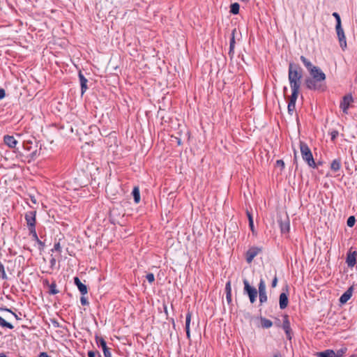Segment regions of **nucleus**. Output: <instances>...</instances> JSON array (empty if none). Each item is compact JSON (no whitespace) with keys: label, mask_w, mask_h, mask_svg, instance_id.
Segmentation results:
<instances>
[{"label":"nucleus","mask_w":357,"mask_h":357,"mask_svg":"<svg viewBox=\"0 0 357 357\" xmlns=\"http://www.w3.org/2000/svg\"><path fill=\"white\" fill-rule=\"evenodd\" d=\"M226 294H231V281H228L225 285Z\"/></svg>","instance_id":"e433bc0d"},{"label":"nucleus","mask_w":357,"mask_h":357,"mask_svg":"<svg viewBox=\"0 0 357 357\" xmlns=\"http://www.w3.org/2000/svg\"><path fill=\"white\" fill-rule=\"evenodd\" d=\"M48 285L50 287L49 293L50 294H56L59 292V291L56 289V286L54 282H52L51 284H49L48 282L46 280V286Z\"/></svg>","instance_id":"c756f323"},{"label":"nucleus","mask_w":357,"mask_h":357,"mask_svg":"<svg viewBox=\"0 0 357 357\" xmlns=\"http://www.w3.org/2000/svg\"><path fill=\"white\" fill-rule=\"evenodd\" d=\"M6 96V91L3 89L0 88V100Z\"/></svg>","instance_id":"c03bdc74"},{"label":"nucleus","mask_w":357,"mask_h":357,"mask_svg":"<svg viewBox=\"0 0 357 357\" xmlns=\"http://www.w3.org/2000/svg\"><path fill=\"white\" fill-rule=\"evenodd\" d=\"M341 167V160L340 159H335L332 161L331 164V169L333 172H337L340 170Z\"/></svg>","instance_id":"5701e85b"},{"label":"nucleus","mask_w":357,"mask_h":357,"mask_svg":"<svg viewBox=\"0 0 357 357\" xmlns=\"http://www.w3.org/2000/svg\"><path fill=\"white\" fill-rule=\"evenodd\" d=\"M191 316L192 314L190 312H188L185 317V331L186 336L188 339H190V324L191 321Z\"/></svg>","instance_id":"a211bd4d"},{"label":"nucleus","mask_w":357,"mask_h":357,"mask_svg":"<svg viewBox=\"0 0 357 357\" xmlns=\"http://www.w3.org/2000/svg\"><path fill=\"white\" fill-rule=\"evenodd\" d=\"M1 310H4V311H7V312H11L15 317L16 319H18L17 317V315L16 314H15L14 312H13L10 310L9 309H7V308H1Z\"/></svg>","instance_id":"49530a36"},{"label":"nucleus","mask_w":357,"mask_h":357,"mask_svg":"<svg viewBox=\"0 0 357 357\" xmlns=\"http://www.w3.org/2000/svg\"><path fill=\"white\" fill-rule=\"evenodd\" d=\"M289 303L288 295L285 292H282L280 295L279 304L281 310L285 309Z\"/></svg>","instance_id":"ddd939ff"},{"label":"nucleus","mask_w":357,"mask_h":357,"mask_svg":"<svg viewBox=\"0 0 357 357\" xmlns=\"http://www.w3.org/2000/svg\"><path fill=\"white\" fill-rule=\"evenodd\" d=\"M146 280L149 281V283H152L154 280H155V277H154V275L151 273H148L146 276Z\"/></svg>","instance_id":"4c0bfd02"},{"label":"nucleus","mask_w":357,"mask_h":357,"mask_svg":"<svg viewBox=\"0 0 357 357\" xmlns=\"http://www.w3.org/2000/svg\"><path fill=\"white\" fill-rule=\"evenodd\" d=\"M50 262H51L52 266L54 265V264H55V259H54V258H52V259H51Z\"/></svg>","instance_id":"603ef678"},{"label":"nucleus","mask_w":357,"mask_h":357,"mask_svg":"<svg viewBox=\"0 0 357 357\" xmlns=\"http://www.w3.org/2000/svg\"><path fill=\"white\" fill-rule=\"evenodd\" d=\"M88 357H96V353L93 351H89Z\"/></svg>","instance_id":"09e8293b"},{"label":"nucleus","mask_w":357,"mask_h":357,"mask_svg":"<svg viewBox=\"0 0 357 357\" xmlns=\"http://www.w3.org/2000/svg\"><path fill=\"white\" fill-rule=\"evenodd\" d=\"M0 272L1 273V278L3 279H6L7 275L5 272L4 266L3 265V264L1 261H0Z\"/></svg>","instance_id":"f704fd0d"},{"label":"nucleus","mask_w":357,"mask_h":357,"mask_svg":"<svg viewBox=\"0 0 357 357\" xmlns=\"http://www.w3.org/2000/svg\"><path fill=\"white\" fill-rule=\"evenodd\" d=\"M301 61L305 66V67L307 68V71L310 73L312 71V69L313 70L317 68V66H314L307 58H305L304 56H301Z\"/></svg>","instance_id":"6ab92c4d"},{"label":"nucleus","mask_w":357,"mask_h":357,"mask_svg":"<svg viewBox=\"0 0 357 357\" xmlns=\"http://www.w3.org/2000/svg\"><path fill=\"white\" fill-rule=\"evenodd\" d=\"M334 351L332 349H327L324 351L318 353V357H333Z\"/></svg>","instance_id":"a878e982"},{"label":"nucleus","mask_w":357,"mask_h":357,"mask_svg":"<svg viewBox=\"0 0 357 357\" xmlns=\"http://www.w3.org/2000/svg\"><path fill=\"white\" fill-rule=\"evenodd\" d=\"M78 76H79L80 85H81V93H82V94H83L88 89V87H87L88 80L81 72L79 73Z\"/></svg>","instance_id":"f3484780"},{"label":"nucleus","mask_w":357,"mask_h":357,"mask_svg":"<svg viewBox=\"0 0 357 357\" xmlns=\"http://www.w3.org/2000/svg\"><path fill=\"white\" fill-rule=\"evenodd\" d=\"M282 328L285 332L287 338L289 340H291L292 338V331L290 326L289 316L287 314L283 317V323L282 325Z\"/></svg>","instance_id":"1a4fd4ad"},{"label":"nucleus","mask_w":357,"mask_h":357,"mask_svg":"<svg viewBox=\"0 0 357 357\" xmlns=\"http://www.w3.org/2000/svg\"><path fill=\"white\" fill-rule=\"evenodd\" d=\"M80 302L82 305H88L89 304L88 300L84 296V295L80 298Z\"/></svg>","instance_id":"ea45409f"},{"label":"nucleus","mask_w":357,"mask_h":357,"mask_svg":"<svg viewBox=\"0 0 357 357\" xmlns=\"http://www.w3.org/2000/svg\"><path fill=\"white\" fill-rule=\"evenodd\" d=\"M30 234L32 235L33 239L39 245V248L41 249L44 246V243L41 241L36 234V229L31 228L29 229Z\"/></svg>","instance_id":"412c9836"},{"label":"nucleus","mask_w":357,"mask_h":357,"mask_svg":"<svg viewBox=\"0 0 357 357\" xmlns=\"http://www.w3.org/2000/svg\"><path fill=\"white\" fill-rule=\"evenodd\" d=\"M356 256H357L356 251H354V252L349 251L347 253V258H346V263L347 264V266L349 267L352 268L354 266V265L356 263Z\"/></svg>","instance_id":"9b49d317"},{"label":"nucleus","mask_w":357,"mask_h":357,"mask_svg":"<svg viewBox=\"0 0 357 357\" xmlns=\"http://www.w3.org/2000/svg\"><path fill=\"white\" fill-rule=\"evenodd\" d=\"M300 151L303 160H305L310 167L315 168L317 166L312 151L306 143L300 142Z\"/></svg>","instance_id":"7ed1b4c3"},{"label":"nucleus","mask_w":357,"mask_h":357,"mask_svg":"<svg viewBox=\"0 0 357 357\" xmlns=\"http://www.w3.org/2000/svg\"><path fill=\"white\" fill-rule=\"evenodd\" d=\"M287 87L285 86V87L284 88V91L285 92V91H287Z\"/></svg>","instance_id":"4d7b16f0"},{"label":"nucleus","mask_w":357,"mask_h":357,"mask_svg":"<svg viewBox=\"0 0 357 357\" xmlns=\"http://www.w3.org/2000/svg\"><path fill=\"white\" fill-rule=\"evenodd\" d=\"M262 249L259 247H251L249 248V250L246 252L245 254V259L248 264L251 263L254 258L257 256L261 252Z\"/></svg>","instance_id":"6e6552de"},{"label":"nucleus","mask_w":357,"mask_h":357,"mask_svg":"<svg viewBox=\"0 0 357 357\" xmlns=\"http://www.w3.org/2000/svg\"><path fill=\"white\" fill-rule=\"evenodd\" d=\"M0 357H7L4 354H1Z\"/></svg>","instance_id":"5fc2aeb1"},{"label":"nucleus","mask_w":357,"mask_h":357,"mask_svg":"<svg viewBox=\"0 0 357 357\" xmlns=\"http://www.w3.org/2000/svg\"><path fill=\"white\" fill-rule=\"evenodd\" d=\"M52 251H56L58 252H61V245L59 243H56L54 244V248L52 249Z\"/></svg>","instance_id":"a19ab883"},{"label":"nucleus","mask_w":357,"mask_h":357,"mask_svg":"<svg viewBox=\"0 0 357 357\" xmlns=\"http://www.w3.org/2000/svg\"><path fill=\"white\" fill-rule=\"evenodd\" d=\"M335 30L337 32V38L340 42V47L342 50L347 47L346 37L342 24H336Z\"/></svg>","instance_id":"0eeeda50"},{"label":"nucleus","mask_w":357,"mask_h":357,"mask_svg":"<svg viewBox=\"0 0 357 357\" xmlns=\"http://www.w3.org/2000/svg\"><path fill=\"white\" fill-rule=\"evenodd\" d=\"M48 141H50V144H52L54 142V139H48Z\"/></svg>","instance_id":"6e6d98bb"},{"label":"nucleus","mask_w":357,"mask_h":357,"mask_svg":"<svg viewBox=\"0 0 357 357\" xmlns=\"http://www.w3.org/2000/svg\"><path fill=\"white\" fill-rule=\"evenodd\" d=\"M235 32H236V29H234L232 31L231 38H230V42H229V54H231V52H234V49L235 47V38H234Z\"/></svg>","instance_id":"393cba45"},{"label":"nucleus","mask_w":357,"mask_h":357,"mask_svg":"<svg viewBox=\"0 0 357 357\" xmlns=\"http://www.w3.org/2000/svg\"><path fill=\"white\" fill-rule=\"evenodd\" d=\"M353 102L354 98L352 95L351 93L347 94L343 96L340 103V108L342 110L344 114H347L349 108Z\"/></svg>","instance_id":"39448f33"},{"label":"nucleus","mask_w":357,"mask_h":357,"mask_svg":"<svg viewBox=\"0 0 357 357\" xmlns=\"http://www.w3.org/2000/svg\"><path fill=\"white\" fill-rule=\"evenodd\" d=\"M333 16L335 17V19L336 20V24H341V18H340V15L336 13V12H334L333 13Z\"/></svg>","instance_id":"c9c22d12"},{"label":"nucleus","mask_w":357,"mask_h":357,"mask_svg":"<svg viewBox=\"0 0 357 357\" xmlns=\"http://www.w3.org/2000/svg\"><path fill=\"white\" fill-rule=\"evenodd\" d=\"M3 142L10 148H15L17 144V141L11 135H5Z\"/></svg>","instance_id":"2eb2a0df"},{"label":"nucleus","mask_w":357,"mask_h":357,"mask_svg":"<svg viewBox=\"0 0 357 357\" xmlns=\"http://www.w3.org/2000/svg\"><path fill=\"white\" fill-rule=\"evenodd\" d=\"M243 291L244 294L248 295L250 301L251 303H254L256 301L257 297V290L255 287L250 286L249 282L245 279L243 280Z\"/></svg>","instance_id":"20e7f679"},{"label":"nucleus","mask_w":357,"mask_h":357,"mask_svg":"<svg viewBox=\"0 0 357 357\" xmlns=\"http://www.w3.org/2000/svg\"><path fill=\"white\" fill-rule=\"evenodd\" d=\"M103 355H104V357H112V353H111L110 350L107 351V352H105L103 354Z\"/></svg>","instance_id":"8fccbe9b"},{"label":"nucleus","mask_w":357,"mask_h":357,"mask_svg":"<svg viewBox=\"0 0 357 357\" xmlns=\"http://www.w3.org/2000/svg\"><path fill=\"white\" fill-rule=\"evenodd\" d=\"M25 220L26 221L27 225L29 226V229L35 228L36 218L34 211H29L26 213L25 214Z\"/></svg>","instance_id":"9d476101"},{"label":"nucleus","mask_w":357,"mask_h":357,"mask_svg":"<svg viewBox=\"0 0 357 357\" xmlns=\"http://www.w3.org/2000/svg\"><path fill=\"white\" fill-rule=\"evenodd\" d=\"M38 357H45V351L41 352Z\"/></svg>","instance_id":"864d4df0"},{"label":"nucleus","mask_w":357,"mask_h":357,"mask_svg":"<svg viewBox=\"0 0 357 357\" xmlns=\"http://www.w3.org/2000/svg\"><path fill=\"white\" fill-rule=\"evenodd\" d=\"M0 326L2 327H4V328H8L9 329L13 328V326L10 323L7 322L1 316H0Z\"/></svg>","instance_id":"2f4dec72"},{"label":"nucleus","mask_w":357,"mask_h":357,"mask_svg":"<svg viewBox=\"0 0 357 357\" xmlns=\"http://www.w3.org/2000/svg\"><path fill=\"white\" fill-rule=\"evenodd\" d=\"M240 6L238 3H233L230 6V13L236 15L239 13Z\"/></svg>","instance_id":"c85d7f7f"},{"label":"nucleus","mask_w":357,"mask_h":357,"mask_svg":"<svg viewBox=\"0 0 357 357\" xmlns=\"http://www.w3.org/2000/svg\"><path fill=\"white\" fill-rule=\"evenodd\" d=\"M246 214H247V216H248V221H249V227H250L251 231L254 233L255 229H254V223H253L252 215L248 211H246Z\"/></svg>","instance_id":"7c9ffc66"},{"label":"nucleus","mask_w":357,"mask_h":357,"mask_svg":"<svg viewBox=\"0 0 357 357\" xmlns=\"http://www.w3.org/2000/svg\"><path fill=\"white\" fill-rule=\"evenodd\" d=\"M331 140L332 141H335V139L337 138V137L338 136V131L337 130H333L331 132Z\"/></svg>","instance_id":"58836bf2"},{"label":"nucleus","mask_w":357,"mask_h":357,"mask_svg":"<svg viewBox=\"0 0 357 357\" xmlns=\"http://www.w3.org/2000/svg\"><path fill=\"white\" fill-rule=\"evenodd\" d=\"M261 326L264 328H269L272 326L273 322L264 317L261 318Z\"/></svg>","instance_id":"bb28decb"},{"label":"nucleus","mask_w":357,"mask_h":357,"mask_svg":"<svg viewBox=\"0 0 357 357\" xmlns=\"http://www.w3.org/2000/svg\"><path fill=\"white\" fill-rule=\"evenodd\" d=\"M302 77V68L298 64L290 62L288 68V79L291 89H300Z\"/></svg>","instance_id":"f03ea898"},{"label":"nucleus","mask_w":357,"mask_h":357,"mask_svg":"<svg viewBox=\"0 0 357 357\" xmlns=\"http://www.w3.org/2000/svg\"><path fill=\"white\" fill-rule=\"evenodd\" d=\"M51 321H52V323L53 326H54L55 328H56V327H58V326H59V323H58V321H57L56 319H51Z\"/></svg>","instance_id":"de8ad7c7"},{"label":"nucleus","mask_w":357,"mask_h":357,"mask_svg":"<svg viewBox=\"0 0 357 357\" xmlns=\"http://www.w3.org/2000/svg\"><path fill=\"white\" fill-rule=\"evenodd\" d=\"M280 227L281 232L283 234L288 233L290 228L289 220L287 219L284 221H280Z\"/></svg>","instance_id":"aec40b11"},{"label":"nucleus","mask_w":357,"mask_h":357,"mask_svg":"<svg viewBox=\"0 0 357 357\" xmlns=\"http://www.w3.org/2000/svg\"><path fill=\"white\" fill-rule=\"evenodd\" d=\"M347 351V348L345 347H342L340 349H337L336 351H334L333 357H343Z\"/></svg>","instance_id":"cd10ccee"},{"label":"nucleus","mask_w":357,"mask_h":357,"mask_svg":"<svg viewBox=\"0 0 357 357\" xmlns=\"http://www.w3.org/2000/svg\"><path fill=\"white\" fill-rule=\"evenodd\" d=\"M310 77H307L305 80L306 87L310 90L324 91L326 89L325 80L326 76L325 73L317 67L309 73Z\"/></svg>","instance_id":"f257e3e1"},{"label":"nucleus","mask_w":357,"mask_h":357,"mask_svg":"<svg viewBox=\"0 0 357 357\" xmlns=\"http://www.w3.org/2000/svg\"><path fill=\"white\" fill-rule=\"evenodd\" d=\"M258 289L259 302L260 304L262 305L263 303H266L268 299L266 291V283L262 278L260 279L259 283L258 284Z\"/></svg>","instance_id":"423d86ee"},{"label":"nucleus","mask_w":357,"mask_h":357,"mask_svg":"<svg viewBox=\"0 0 357 357\" xmlns=\"http://www.w3.org/2000/svg\"><path fill=\"white\" fill-rule=\"evenodd\" d=\"M272 357H282L280 351H276L273 354Z\"/></svg>","instance_id":"3c124183"},{"label":"nucleus","mask_w":357,"mask_h":357,"mask_svg":"<svg viewBox=\"0 0 357 357\" xmlns=\"http://www.w3.org/2000/svg\"><path fill=\"white\" fill-rule=\"evenodd\" d=\"M355 222H356L355 217L353 215H351L347 219V225L348 227H352L354 225Z\"/></svg>","instance_id":"473e14b6"},{"label":"nucleus","mask_w":357,"mask_h":357,"mask_svg":"<svg viewBox=\"0 0 357 357\" xmlns=\"http://www.w3.org/2000/svg\"><path fill=\"white\" fill-rule=\"evenodd\" d=\"M276 165L277 166L280 167L282 169H284V162L282 160H278L276 161Z\"/></svg>","instance_id":"37998d69"},{"label":"nucleus","mask_w":357,"mask_h":357,"mask_svg":"<svg viewBox=\"0 0 357 357\" xmlns=\"http://www.w3.org/2000/svg\"><path fill=\"white\" fill-rule=\"evenodd\" d=\"M354 291V286H351L347 290L340 296L339 301L341 304L346 303L351 297Z\"/></svg>","instance_id":"f8f14e48"},{"label":"nucleus","mask_w":357,"mask_h":357,"mask_svg":"<svg viewBox=\"0 0 357 357\" xmlns=\"http://www.w3.org/2000/svg\"><path fill=\"white\" fill-rule=\"evenodd\" d=\"M277 284H278V278H277V275H275V276L273 279L272 283H271V287L273 288H275L277 286Z\"/></svg>","instance_id":"79ce46f5"},{"label":"nucleus","mask_w":357,"mask_h":357,"mask_svg":"<svg viewBox=\"0 0 357 357\" xmlns=\"http://www.w3.org/2000/svg\"><path fill=\"white\" fill-rule=\"evenodd\" d=\"M132 195L136 204L140 202V192L138 187H135L132 190Z\"/></svg>","instance_id":"b1692460"},{"label":"nucleus","mask_w":357,"mask_h":357,"mask_svg":"<svg viewBox=\"0 0 357 357\" xmlns=\"http://www.w3.org/2000/svg\"><path fill=\"white\" fill-rule=\"evenodd\" d=\"M74 283L77 287L82 295H85L87 294L88 290L86 286L80 281L78 277L74 278Z\"/></svg>","instance_id":"4468645a"},{"label":"nucleus","mask_w":357,"mask_h":357,"mask_svg":"<svg viewBox=\"0 0 357 357\" xmlns=\"http://www.w3.org/2000/svg\"><path fill=\"white\" fill-rule=\"evenodd\" d=\"M296 109V105L288 102L287 109L289 114L292 115Z\"/></svg>","instance_id":"72a5a7b5"},{"label":"nucleus","mask_w":357,"mask_h":357,"mask_svg":"<svg viewBox=\"0 0 357 357\" xmlns=\"http://www.w3.org/2000/svg\"><path fill=\"white\" fill-rule=\"evenodd\" d=\"M291 89V95L289 98V102L296 105V102L298 98V96L300 89Z\"/></svg>","instance_id":"4be33fe9"},{"label":"nucleus","mask_w":357,"mask_h":357,"mask_svg":"<svg viewBox=\"0 0 357 357\" xmlns=\"http://www.w3.org/2000/svg\"><path fill=\"white\" fill-rule=\"evenodd\" d=\"M226 300L229 304L231 302V294H226Z\"/></svg>","instance_id":"a18cd8bd"},{"label":"nucleus","mask_w":357,"mask_h":357,"mask_svg":"<svg viewBox=\"0 0 357 357\" xmlns=\"http://www.w3.org/2000/svg\"><path fill=\"white\" fill-rule=\"evenodd\" d=\"M96 344H97L98 347L102 348L103 354L105 352H107V351H109L111 349L110 348H109L107 346V343H106L105 340L102 337L96 336Z\"/></svg>","instance_id":"dca6fc26"}]
</instances>
